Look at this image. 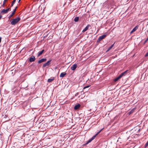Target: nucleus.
Instances as JSON below:
<instances>
[{"instance_id":"f257e3e1","label":"nucleus","mask_w":148,"mask_h":148,"mask_svg":"<svg viewBox=\"0 0 148 148\" xmlns=\"http://www.w3.org/2000/svg\"><path fill=\"white\" fill-rule=\"evenodd\" d=\"M20 20V18L18 17L12 19L10 21V24L12 25H14L17 24Z\"/></svg>"},{"instance_id":"f03ea898","label":"nucleus","mask_w":148,"mask_h":148,"mask_svg":"<svg viewBox=\"0 0 148 148\" xmlns=\"http://www.w3.org/2000/svg\"><path fill=\"white\" fill-rule=\"evenodd\" d=\"M106 35H103L100 36L97 40V42H99L101 41L102 39H104L106 36Z\"/></svg>"},{"instance_id":"7ed1b4c3","label":"nucleus","mask_w":148,"mask_h":148,"mask_svg":"<svg viewBox=\"0 0 148 148\" xmlns=\"http://www.w3.org/2000/svg\"><path fill=\"white\" fill-rule=\"evenodd\" d=\"M36 58L34 56H32L29 59V61L30 62H32L35 61Z\"/></svg>"},{"instance_id":"20e7f679","label":"nucleus","mask_w":148,"mask_h":148,"mask_svg":"<svg viewBox=\"0 0 148 148\" xmlns=\"http://www.w3.org/2000/svg\"><path fill=\"white\" fill-rule=\"evenodd\" d=\"M51 61V60H49L47 61L46 63H45L43 65L42 67H45L47 66H48L50 64V62Z\"/></svg>"},{"instance_id":"39448f33","label":"nucleus","mask_w":148,"mask_h":148,"mask_svg":"<svg viewBox=\"0 0 148 148\" xmlns=\"http://www.w3.org/2000/svg\"><path fill=\"white\" fill-rule=\"evenodd\" d=\"M47 59L46 58H42L41 60H39L38 61V64H40L41 63L45 62L47 61Z\"/></svg>"},{"instance_id":"423d86ee","label":"nucleus","mask_w":148,"mask_h":148,"mask_svg":"<svg viewBox=\"0 0 148 148\" xmlns=\"http://www.w3.org/2000/svg\"><path fill=\"white\" fill-rule=\"evenodd\" d=\"M77 67V64H74L71 67V69L72 70L74 71L76 69Z\"/></svg>"},{"instance_id":"0eeeda50","label":"nucleus","mask_w":148,"mask_h":148,"mask_svg":"<svg viewBox=\"0 0 148 148\" xmlns=\"http://www.w3.org/2000/svg\"><path fill=\"white\" fill-rule=\"evenodd\" d=\"M66 74V73L65 72L62 73L60 75V77H63Z\"/></svg>"},{"instance_id":"6e6552de","label":"nucleus","mask_w":148,"mask_h":148,"mask_svg":"<svg viewBox=\"0 0 148 148\" xmlns=\"http://www.w3.org/2000/svg\"><path fill=\"white\" fill-rule=\"evenodd\" d=\"M44 50L43 49L41 51L39 52L38 53L37 56L38 57L40 56L44 52Z\"/></svg>"},{"instance_id":"1a4fd4ad","label":"nucleus","mask_w":148,"mask_h":148,"mask_svg":"<svg viewBox=\"0 0 148 148\" xmlns=\"http://www.w3.org/2000/svg\"><path fill=\"white\" fill-rule=\"evenodd\" d=\"M127 70H126L125 72L121 73L120 75H119V76L121 78L123 76H124L125 75L126 73L127 72Z\"/></svg>"},{"instance_id":"9d476101","label":"nucleus","mask_w":148,"mask_h":148,"mask_svg":"<svg viewBox=\"0 0 148 148\" xmlns=\"http://www.w3.org/2000/svg\"><path fill=\"white\" fill-rule=\"evenodd\" d=\"M138 28V26H136L135 27H134L132 30L131 32V33H132L135 31Z\"/></svg>"},{"instance_id":"9b49d317","label":"nucleus","mask_w":148,"mask_h":148,"mask_svg":"<svg viewBox=\"0 0 148 148\" xmlns=\"http://www.w3.org/2000/svg\"><path fill=\"white\" fill-rule=\"evenodd\" d=\"M80 106V104H78L77 105H76L74 107V109L75 110H76L79 109Z\"/></svg>"},{"instance_id":"f8f14e48","label":"nucleus","mask_w":148,"mask_h":148,"mask_svg":"<svg viewBox=\"0 0 148 148\" xmlns=\"http://www.w3.org/2000/svg\"><path fill=\"white\" fill-rule=\"evenodd\" d=\"M90 26L89 25H88L83 30L82 32H84L87 30L88 28Z\"/></svg>"},{"instance_id":"ddd939ff","label":"nucleus","mask_w":148,"mask_h":148,"mask_svg":"<svg viewBox=\"0 0 148 148\" xmlns=\"http://www.w3.org/2000/svg\"><path fill=\"white\" fill-rule=\"evenodd\" d=\"M7 10V9H3L1 12V13L3 14L7 13L8 12Z\"/></svg>"},{"instance_id":"4468645a","label":"nucleus","mask_w":148,"mask_h":148,"mask_svg":"<svg viewBox=\"0 0 148 148\" xmlns=\"http://www.w3.org/2000/svg\"><path fill=\"white\" fill-rule=\"evenodd\" d=\"M15 10H14L13 12H12V14L9 16V19H10L11 17H12L14 14L15 13Z\"/></svg>"},{"instance_id":"2eb2a0df","label":"nucleus","mask_w":148,"mask_h":148,"mask_svg":"<svg viewBox=\"0 0 148 148\" xmlns=\"http://www.w3.org/2000/svg\"><path fill=\"white\" fill-rule=\"evenodd\" d=\"M135 110V108H134L132 110L128 113L129 115L132 113L134 112Z\"/></svg>"},{"instance_id":"dca6fc26","label":"nucleus","mask_w":148,"mask_h":148,"mask_svg":"<svg viewBox=\"0 0 148 148\" xmlns=\"http://www.w3.org/2000/svg\"><path fill=\"white\" fill-rule=\"evenodd\" d=\"M54 80V78H52L49 79L48 80V82H51L52 81H53Z\"/></svg>"},{"instance_id":"f3484780","label":"nucleus","mask_w":148,"mask_h":148,"mask_svg":"<svg viewBox=\"0 0 148 148\" xmlns=\"http://www.w3.org/2000/svg\"><path fill=\"white\" fill-rule=\"evenodd\" d=\"M79 19V17H76L74 19V21L76 22H77Z\"/></svg>"},{"instance_id":"a211bd4d","label":"nucleus","mask_w":148,"mask_h":148,"mask_svg":"<svg viewBox=\"0 0 148 148\" xmlns=\"http://www.w3.org/2000/svg\"><path fill=\"white\" fill-rule=\"evenodd\" d=\"M121 78V77L119 76L117 78L115 79H114V82H116V81H117L119 79Z\"/></svg>"},{"instance_id":"6ab92c4d","label":"nucleus","mask_w":148,"mask_h":148,"mask_svg":"<svg viewBox=\"0 0 148 148\" xmlns=\"http://www.w3.org/2000/svg\"><path fill=\"white\" fill-rule=\"evenodd\" d=\"M7 1H8V0H4V1L3 2V4L1 6L2 7H4L5 4V3H6V2Z\"/></svg>"},{"instance_id":"aec40b11","label":"nucleus","mask_w":148,"mask_h":148,"mask_svg":"<svg viewBox=\"0 0 148 148\" xmlns=\"http://www.w3.org/2000/svg\"><path fill=\"white\" fill-rule=\"evenodd\" d=\"M97 136V134H96L91 138V139L92 140H94L95 138Z\"/></svg>"},{"instance_id":"412c9836","label":"nucleus","mask_w":148,"mask_h":148,"mask_svg":"<svg viewBox=\"0 0 148 148\" xmlns=\"http://www.w3.org/2000/svg\"><path fill=\"white\" fill-rule=\"evenodd\" d=\"M104 129L103 128L101 129L100 130H99L97 133L96 134H97V135L103 130Z\"/></svg>"},{"instance_id":"4be33fe9","label":"nucleus","mask_w":148,"mask_h":148,"mask_svg":"<svg viewBox=\"0 0 148 148\" xmlns=\"http://www.w3.org/2000/svg\"><path fill=\"white\" fill-rule=\"evenodd\" d=\"M92 140L91 139V138H90V139L89 140H88L87 141L86 144H88V143H89L91 142Z\"/></svg>"},{"instance_id":"5701e85b","label":"nucleus","mask_w":148,"mask_h":148,"mask_svg":"<svg viewBox=\"0 0 148 148\" xmlns=\"http://www.w3.org/2000/svg\"><path fill=\"white\" fill-rule=\"evenodd\" d=\"M148 146V141H147V142L145 144V148H146L147 146Z\"/></svg>"},{"instance_id":"b1692460","label":"nucleus","mask_w":148,"mask_h":148,"mask_svg":"<svg viewBox=\"0 0 148 148\" xmlns=\"http://www.w3.org/2000/svg\"><path fill=\"white\" fill-rule=\"evenodd\" d=\"M89 86H90L88 85V86H87L84 87L83 88H84V89H85L86 88H88L89 87Z\"/></svg>"},{"instance_id":"393cba45","label":"nucleus","mask_w":148,"mask_h":148,"mask_svg":"<svg viewBox=\"0 0 148 148\" xmlns=\"http://www.w3.org/2000/svg\"><path fill=\"white\" fill-rule=\"evenodd\" d=\"M148 40V38H147L146 39V40H145V41H144V44H145L147 42V41Z\"/></svg>"},{"instance_id":"a878e982","label":"nucleus","mask_w":148,"mask_h":148,"mask_svg":"<svg viewBox=\"0 0 148 148\" xmlns=\"http://www.w3.org/2000/svg\"><path fill=\"white\" fill-rule=\"evenodd\" d=\"M112 48H111V47H110L107 50V51H109Z\"/></svg>"},{"instance_id":"bb28decb","label":"nucleus","mask_w":148,"mask_h":148,"mask_svg":"<svg viewBox=\"0 0 148 148\" xmlns=\"http://www.w3.org/2000/svg\"><path fill=\"white\" fill-rule=\"evenodd\" d=\"M15 3L13 2V1H12V4H11V7H12L13 6V5Z\"/></svg>"},{"instance_id":"cd10ccee","label":"nucleus","mask_w":148,"mask_h":148,"mask_svg":"<svg viewBox=\"0 0 148 148\" xmlns=\"http://www.w3.org/2000/svg\"><path fill=\"white\" fill-rule=\"evenodd\" d=\"M148 56V52L145 54V56L147 57Z\"/></svg>"},{"instance_id":"c85d7f7f","label":"nucleus","mask_w":148,"mask_h":148,"mask_svg":"<svg viewBox=\"0 0 148 148\" xmlns=\"http://www.w3.org/2000/svg\"><path fill=\"white\" fill-rule=\"evenodd\" d=\"M114 43L115 42L110 46V47H111L112 48L113 47Z\"/></svg>"},{"instance_id":"c756f323","label":"nucleus","mask_w":148,"mask_h":148,"mask_svg":"<svg viewBox=\"0 0 148 148\" xmlns=\"http://www.w3.org/2000/svg\"><path fill=\"white\" fill-rule=\"evenodd\" d=\"M114 43L115 42L110 46V47H111L112 48L113 47Z\"/></svg>"},{"instance_id":"7c9ffc66","label":"nucleus","mask_w":148,"mask_h":148,"mask_svg":"<svg viewBox=\"0 0 148 148\" xmlns=\"http://www.w3.org/2000/svg\"><path fill=\"white\" fill-rule=\"evenodd\" d=\"M7 11L8 12L10 10V8H8V9H7Z\"/></svg>"},{"instance_id":"2f4dec72","label":"nucleus","mask_w":148,"mask_h":148,"mask_svg":"<svg viewBox=\"0 0 148 148\" xmlns=\"http://www.w3.org/2000/svg\"><path fill=\"white\" fill-rule=\"evenodd\" d=\"M17 6L16 7V8H15L14 9V10H15V11H16V9H17Z\"/></svg>"},{"instance_id":"473e14b6","label":"nucleus","mask_w":148,"mask_h":148,"mask_svg":"<svg viewBox=\"0 0 148 148\" xmlns=\"http://www.w3.org/2000/svg\"><path fill=\"white\" fill-rule=\"evenodd\" d=\"M2 17V15H0V19H1Z\"/></svg>"},{"instance_id":"72a5a7b5","label":"nucleus","mask_w":148,"mask_h":148,"mask_svg":"<svg viewBox=\"0 0 148 148\" xmlns=\"http://www.w3.org/2000/svg\"><path fill=\"white\" fill-rule=\"evenodd\" d=\"M16 1V0H13L12 1L13 2L15 3Z\"/></svg>"},{"instance_id":"f704fd0d","label":"nucleus","mask_w":148,"mask_h":148,"mask_svg":"<svg viewBox=\"0 0 148 148\" xmlns=\"http://www.w3.org/2000/svg\"><path fill=\"white\" fill-rule=\"evenodd\" d=\"M21 0H19L18 1V3H19Z\"/></svg>"},{"instance_id":"c9c22d12","label":"nucleus","mask_w":148,"mask_h":148,"mask_svg":"<svg viewBox=\"0 0 148 148\" xmlns=\"http://www.w3.org/2000/svg\"><path fill=\"white\" fill-rule=\"evenodd\" d=\"M147 32L148 33V30L147 31Z\"/></svg>"}]
</instances>
